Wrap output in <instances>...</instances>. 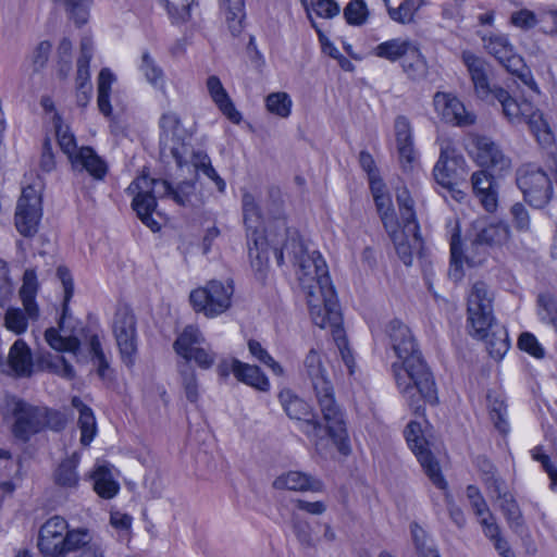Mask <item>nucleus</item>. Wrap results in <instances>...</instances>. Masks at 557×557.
Returning a JSON list of instances; mask_svg holds the SVG:
<instances>
[{"mask_svg": "<svg viewBox=\"0 0 557 557\" xmlns=\"http://www.w3.org/2000/svg\"><path fill=\"white\" fill-rule=\"evenodd\" d=\"M8 366L17 377H29L34 372V361L27 344L17 339L11 346L8 355Z\"/></svg>", "mask_w": 557, "mask_h": 557, "instance_id": "obj_29", "label": "nucleus"}, {"mask_svg": "<svg viewBox=\"0 0 557 557\" xmlns=\"http://www.w3.org/2000/svg\"><path fill=\"white\" fill-rule=\"evenodd\" d=\"M28 321L32 320L24 308L9 307L3 317V326L15 335H22L27 331Z\"/></svg>", "mask_w": 557, "mask_h": 557, "instance_id": "obj_47", "label": "nucleus"}, {"mask_svg": "<svg viewBox=\"0 0 557 557\" xmlns=\"http://www.w3.org/2000/svg\"><path fill=\"white\" fill-rule=\"evenodd\" d=\"M89 352L92 355V359L97 364L98 375L102 379L107 377L109 371V362L104 356L101 347L100 339L97 334L88 336Z\"/></svg>", "mask_w": 557, "mask_h": 557, "instance_id": "obj_59", "label": "nucleus"}, {"mask_svg": "<svg viewBox=\"0 0 557 557\" xmlns=\"http://www.w3.org/2000/svg\"><path fill=\"white\" fill-rule=\"evenodd\" d=\"M509 225L502 221L478 219L472 222L465 258L471 265L480 264L487 248H502L510 240Z\"/></svg>", "mask_w": 557, "mask_h": 557, "instance_id": "obj_8", "label": "nucleus"}, {"mask_svg": "<svg viewBox=\"0 0 557 557\" xmlns=\"http://www.w3.org/2000/svg\"><path fill=\"white\" fill-rule=\"evenodd\" d=\"M280 234L270 233V240L275 248L277 263L283 264L284 257L296 267V275L300 287L309 295L310 290L321 292L332 298V284L329 276L327 265L321 253L317 250H309L296 231H290L285 220L277 221Z\"/></svg>", "mask_w": 557, "mask_h": 557, "instance_id": "obj_2", "label": "nucleus"}, {"mask_svg": "<svg viewBox=\"0 0 557 557\" xmlns=\"http://www.w3.org/2000/svg\"><path fill=\"white\" fill-rule=\"evenodd\" d=\"M405 436L410 449L418 458L431 482L438 488H445L446 481L442 475L438 462L429 450L428 443L422 436L420 423L411 421L405 430Z\"/></svg>", "mask_w": 557, "mask_h": 557, "instance_id": "obj_19", "label": "nucleus"}, {"mask_svg": "<svg viewBox=\"0 0 557 557\" xmlns=\"http://www.w3.org/2000/svg\"><path fill=\"white\" fill-rule=\"evenodd\" d=\"M195 182L184 181L173 188L171 198L180 206H187L195 196Z\"/></svg>", "mask_w": 557, "mask_h": 557, "instance_id": "obj_63", "label": "nucleus"}, {"mask_svg": "<svg viewBox=\"0 0 557 557\" xmlns=\"http://www.w3.org/2000/svg\"><path fill=\"white\" fill-rule=\"evenodd\" d=\"M462 61L471 77L475 96L490 104L498 103L500 109L511 98L500 86H491L487 77L488 64L471 52L462 53Z\"/></svg>", "mask_w": 557, "mask_h": 557, "instance_id": "obj_12", "label": "nucleus"}, {"mask_svg": "<svg viewBox=\"0 0 557 557\" xmlns=\"http://www.w3.org/2000/svg\"><path fill=\"white\" fill-rule=\"evenodd\" d=\"M492 497H495L499 502V507L507 520L511 523L519 524L520 509L513 499L512 495L507 491L506 484L499 486V492H488Z\"/></svg>", "mask_w": 557, "mask_h": 557, "instance_id": "obj_48", "label": "nucleus"}, {"mask_svg": "<svg viewBox=\"0 0 557 557\" xmlns=\"http://www.w3.org/2000/svg\"><path fill=\"white\" fill-rule=\"evenodd\" d=\"M81 456L74 451L70 457L62 460L53 473L57 485L63 488H76L79 483V475L76 468L79 463Z\"/></svg>", "mask_w": 557, "mask_h": 557, "instance_id": "obj_36", "label": "nucleus"}, {"mask_svg": "<svg viewBox=\"0 0 557 557\" xmlns=\"http://www.w3.org/2000/svg\"><path fill=\"white\" fill-rule=\"evenodd\" d=\"M94 491L102 498H113L119 490V483L113 479L112 471L107 465H97L90 475Z\"/></svg>", "mask_w": 557, "mask_h": 557, "instance_id": "obj_37", "label": "nucleus"}, {"mask_svg": "<svg viewBox=\"0 0 557 557\" xmlns=\"http://www.w3.org/2000/svg\"><path fill=\"white\" fill-rule=\"evenodd\" d=\"M503 116L511 124L525 123L537 143L548 148L554 144V134L542 111L531 101L524 99L518 102L511 97L500 109Z\"/></svg>", "mask_w": 557, "mask_h": 557, "instance_id": "obj_9", "label": "nucleus"}, {"mask_svg": "<svg viewBox=\"0 0 557 557\" xmlns=\"http://www.w3.org/2000/svg\"><path fill=\"white\" fill-rule=\"evenodd\" d=\"M270 197L273 199V213L275 214L274 221L268 226L267 234H260L256 236L247 237L248 253L251 261V267L262 273L269 262L268 247H271L275 252L274 245L270 240V233L280 234L277 228V221L284 220L281 218L282 205L281 193L278 189H271L269 191Z\"/></svg>", "mask_w": 557, "mask_h": 557, "instance_id": "obj_16", "label": "nucleus"}, {"mask_svg": "<svg viewBox=\"0 0 557 557\" xmlns=\"http://www.w3.org/2000/svg\"><path fill=\"white\" fill-rule=\"evenodd\" d=\"M517 184L524 199L533 207L541 208L550 199L552 182L541 169L525 168L520 170Z\"/></svg>", "mask_w": 557, "mask_h": 557, "instance_id": "obj_21", "label": "nucleus"}, {"mask_svg": "<svg viewBox=\"0 0 557 557\" xmlns=\"http://www.w3.org/2000/svg\"><path fill=\"white\" fill-rule=\"evenodd\" d=\"M37 288L35 271L32 269L26 270L23 276V285L20 289V298L32 321H37L40 315L39 307L35 300Z\"/></svg>", "mask_w": 557, "mask_h": 557, "instance_id": "obj_35", "label": "nucleus"}, {"mask_svg": "<svg viewBox=\"0 0 557 557\" xmlns=\"http://www.w3.org/2000/svg\"><path fill=\"white\" fill-rule=\"evenodd\" d=\"M91 545L100 544L92 541V535L88 529H67L66 537L63 544V557H65L69 553L81 548H83V550L88 549V547Z\"/></svg>", "mask_w": 557, "mask_h": 557, "instance_id": "obj_43", "label": "nucleus"}, {"mask_svg": "<svg viewBox=\"0 0 557 557\" xmlns=\"http://www.w3.org/2000/svg\"><path fill=\"white\" fill-rule=\"evenodd\" d=\"M414 44L416 41L408 38H393L377 45L373 53L391 62L403 61Z\"/></svg>", "mask_w": 557, "mask_h": 557, "instance_id": "obj_38", "label": "nucleus"}, {"mask_svg": "<svg viewBox=\"0 0 557 557\" xmlns=\"http://www.w3.org/2000/svg\"><path fill=\"white\" fill-rule=\"evenodd\" d=\"M206 338L200 330L194 325H188L178 335L174 342V350L186 361L194 360L195 363L203 369H210L216 359V354L210 346H203Z\"/></svg>", "mask_w": 557, "mask_h": 557, "instance_id": "obj_15", "label": "nucleus"}, {"mask_svg": "<svg viewBox=\"0 0 557 557\" xmlns=\"http://www.w3.org/2000/svg\"><path fill=\"white\" fill-rule=\"evenodd\" d=\"M394 131L399 161L404 170H409L417 159V153L413 146L412 127L408 117L398 115L394 122Z\"/></svg>", "mask_w": 557, "mask_h": 557, "instance_id": "obj_26", "label": "nucleus"}, {"mask_svg": "<svg viewBox=\"0 0 557 557\" xmlns=\"http://www.w3.org/2000/svg\"><path fill=\"white\" fill-rule=\"evenodd\" d=\"M139 71L145 76L146 81L156 89L164 92L165 91V75L161 66L150 55L149 52L145 51L141 54V62L139 64Z\"/></svg>", "mask_w": 557, "mask_h": 557, "instance_id": "obj_41", "label": "nucleus"}, {"mask_svg": "<svg viewBox=\"0 0 557 557\" xmlns=\"http://www.w3.org/2000/svg\"><path fill=\"white\" fill-rule=\"evenodd\" d=\"M181 383L186 398L190 403H196L199 398V384L196 371L187 363L180 371Z\"/></svg>", "mask_w": 557, "mask_h": 557, "instance_id": "obj_55", "label": "nucleus"}, {"mask_svg": "<svg viewBox=\"0 0 557 557\" xmlns=\"http://www.w3.org/2000/svg\"><path fill=\"white\" fill-rule=\"evenodd\" d=\"M293 101L288 94L284 91L272 92L265 98V107L269 112L282 119H286L292 113Z\"/></svg>", "mask_w": 557, "mask_h": 557, "instance_id": "obj_49", "label": "nucleus"}, {"mask_svg": "<svg viewBox=\"0 0 557 557\" xmlns=\"http://www.w3.org/2000/svg\"><path fill=\"white\" fill-rule=\"evenodd\" d=\"M235 377L260 392H268L270 382L259 367L245 362L237 363L235 369Z\"/></svg>", "mask_w": 557, "mask_h": 557, "instance_id": "obj_40", "label": "nucleus"}, {"mask_svg": "<svg viewBox=\"0 0 557 557\" xmlns=\"http://www.w3.org/2000/svg\"><path fill=\"white\" fill-rule=\"evenodd\" d=\"M126 191L133 196L132 207L141 222L151 231H159L160 224L152 218V212L157 208V198L172 196V185L165 180L143 174L131 183Z\"/></svg>", "mask_w": 557, "mask_h": 557, "instance_id": "obj_7", "label": "nucleus"}, {"mask_svg": "<svg viewBox=\"0 0 557 557\" xmlns=\"http://www.w3.org/2000/svg\"><path fill=\"white\" fill-rule=\"evenodd\" d=\"M294 533L300 543V545L305 548H313L317 545V540L312 535V530L310 524L307 521L299 520L297 518L294 519L293 522Z\"/></svg>", "mask_w": 557, "mask_h": 557, "instance_id": "obj_62", "label": "nucleus"}, {"mask_svg": "<svg viewBox=\"0 0 557 557\" xmlns=\"http://www.w3.org/2000/svg\"><path fill=\"white\" fill-rule=\"evenodd\" d=\"M69 524L65 519L54 516L47 520L39 531L38 547L44 557H63V544Z\"/></svg>", "mask_w": 557, "mask_h": 557, "instance_id": "obj_23", "label": "nucleus"}, {"mask_svg": "<svg viewBox=\"0 0 557 557\" xmlns=\"http://www.w3.org/2000/svg\"><path fill=\"white\" fill-rule=\"evenodd\" d=\"M374 202L386 231L398 227L401 222L396 219L391 197L387 194L377 195Z\"/></svg>", "mask_w": 557, "mask_h": 557, "instance_id": "obj_53", "label": "nucleus"}, {"mask_svg": "<svg viewBox=\"0 0 557 557\" xmlns=\"http://www.w3.org/2000/svg\"><path fill=\"white\" fill-rule=\"evenodd\" d=\"M304 373L311 382L318 404L327 422L333 443L343 455L350 453V445L343 413L334 398V389L320 351L312 348L304 359Z\"/></svg>", "mask_w": 557, "mask_h": 557, "instance_id": "obj_5", "label": "nucleus"}, {"mask_svg": "<svg viewBox=\"0 0 557 557\" xmlns=\"http://www.w3.org/2000/svg\"><path fill=\"white\" fill-rule=\"evenodd\" d=\"M248 349L249 352L260 362L268 366L274 374L276 375H283L284 370L282 366L276 362L269 354L268 351L261 346V344L255 339H250L248 342Z\"/></svg>", "mask_w": 557, "mask_h": 557, "instance_id": "obj_61", "label": "nucleus"}, {"mask_svg": "<svg viewBox=\"0 0 557 557\" xmlns=\"http://www.w3.org/2000/svg\"><path fill=\"white\" fill-rule=\"evenodd\" d=\"M401 66L407 76L412 81H421L426 77L429 66L417 42L403 59Z\"/></svg>", "mask_w": 557, "mask_h": 557, "instance_id": "obj_39", "label": "nucleus"}, {"mask_svg": "<svg viewBox=\"0 0 557 557\" xmlns=\"http://www.w3.org/2000/svg\"><path fill=\"white\" fill-rule=\"evenodd\" d=\"M8 406L14 417L13 434L23 442L47 426L58 428L57 424H51V417L58 414L50 412L46 407L34 406L16 398H10Z\"/></svg>", "mask_w": 557, "mask_h": 557, "instance_id": "obj_10", "label": "nucleus"}, {"mask_svg": "<svg viewBox=\"0 0 557 557\" xmlns=\"http://www.w3.org/2000/svg\"><path fill=\"white\" fill-rule=\"evenodd\" d=\"M72 406L78 411L77 424L81 430V443L88 446L97 434V423L95 414L88 406L78 397L72 398Z\"/></svg>", "mask_w": 557, "mask_h": 557, "instance_id": "obj_34", "label": "nucleus"}, {"mask_svg": "<svg viewBox=\"0 0 557 557\" xmlns=\"http://www.w3.org/2000/svg\"><path fill=\"white\" fill-rule=\"evenodd\" d=\"M466 147L472 160L483 169H488L497 173L510 169V159L491 137L470 134L467 138Z\"/></svg>", "mask_w": 557, "mask_h": 557, "instance_id": "obj_14", "label": "nucleus"}, {"mask_svg": "<svg viewBox=\"0 0 557 557\" xmlns=\"http://www.w3.org/2000/svg\"><path fill=\"white\" fill-rule=\"evenodd\" d=\"M324 294L315 290L309 292V295H307L309 312L315 325L321 329L330 327L332 336H334L336 329H343L342 313L334 288L332 287V298Z\"/></svg>", "mask_w": 557, "mask_h": 557, "instance_id": "obj_20", "label": "nucleus"}, {"mask_svg": "<svg viewBox=\"0 0 557 557\" xmlns=\"http://www.w3.org/2000/svg\"><path fill=\"white\" fill-rule=\"evenodd\" d=\"M58 2L65 8L77 26H82L88 21L90 0H58Z\"/></svg>", "mask_w": 557, "mask_h": 557, "instance_id": "obj_56", "label": "nucleus"}, {"mask_svg": "<svg viewBox=\"0 0 557 557\" xmlns=\"http://www.w3.org/2000/svg\"><path fill=\"white\" fill-rule=\"evenodd\" d=\"M280 403L286 414L297 421L302 422L301 431L312 441H318L331 434L326 425L323 426L315 418L312 408L308 403L298 397L293 391L286 388L278 394Z\"/></svg>", "mask_w": 557, "mask_h": 557, "instance_id": "obj_13", "label": "nucleus"}, {"mask_svg": "<svg viewBox=\"0 0 557 557\" xmlns=\"http://www.w3.org/2000/svg\"><path fill=\"white\" fill-rule=\"evenodd\" d=\"M471 185L474 195L487 212H494L497 208V184L494 176L485 170L475 171L471 175Z\"/></svg>", "mask_w": 557, "mask_h": 557, "instance_id": "obj_27", "label": "nucleus"}, {"mask_svg": "<svg viewBox=\"0 0 557 557\" xmlns=\"http://www.w3.org/2000/svg\"><path fill=\"white\" fill-rule=\"evenodd\" d=\"M401 223L388 234L394 243L396 252L405 265H411L413 257L422 250L423 243L419 234V225L413 210V200L407 188L396 193Z\"/></svg>", "mask_w": 557, "mask_h": 557, "instance_id": "obj_6", "label": "nucleus"}, {"mask_svg": "<svg viewBox=\"0 0 557 557\" xmlns=\"http://www.w3.org/2000/svg\"><path fill=\"white\" fill-rule=\"evenodd\" d=\"M276 488H286L290 491H313L319 492L322 490V483L299 471H289L274 481Z\"/></svg>", "mask_w": 557, "mask_h": 557, "instance_id": "obj_33", "label": "nucleus"}, {"mask_svg": "<svg viewBox=\"0 0 557 557\" xmlns=\"http://www.w3.org/2000/svg\"><path fill=\"white\" fill-rule=\"evenodd\" d=\"M344 17L349 25L361 26L369 17L364 0H350L344 9Z\"/></svg>", "mask_w": 557, "mask_h": 557, "instance_id": "obj_54", "label": "nucleus"}, {"mask_svg": "<svg viewBox=\"0 0 557 557\" xmlns=\"http://www.w3.org/2000/svg\"><path fill=\"white\" fill-rule=\"evenodd\" d=\"M115 82L114 74L109 69H102L98 76V98L97 103L100 112L110 116L112 108L110 104V92L112 84Z\"/></svg>", "mask_w": 557, "mask_h": 557, "instance_id": "obj_42", "label": "nucleus"}, {"mask_svg": "<svg viewBox=\"0 0 557 557\" xmlns=\"http://www.w3.org/2000/svg\"><path fill=\"white\" fill-rule=\"evenodd\" d=\"M537 302L541 321L550 324L557 331V301L549 296L541 295Z\"/></svg>", "mask_w": 557, "mask_h": 557, "instance_id": "obj_60", "label": "nucleus"}, {"mask_svg": "<svg viewBox=\"0 0 557 557\" xmlns=\"http://www.w3.org/2000/svg\"><path fill=\"white\" fill-rule=\"evenodd\" d=\"M159 127L160 154L165 162L172 159L178 168L191 164L196 171H201L213 181L220 193L225 190L226 184L212 166L208 154L191 150L188 143L190 136L176 113L164 112L159 120Z\"/></svg>", "mask_w": 557, "mask_h": 557, "instance_id": "obj_4", "label": "nucleus"}, {"mask_svg": "<svg viewBox=\"0 0 557 557\" xmlns=\"http://www.w3.org/2000/svg\"><path fill=\"white\" fill-rule=\"evenodd\" d=\"M113 334L121 359L127 367H133L137 354V331L134 313L127 307L116 310L113 320Z\"/></svg>", "mask_w": 557, "mask_h": 557, "instance_id": "obj_17", "label": "nucleus"}, {"mask_svg": "<svg viewBox=\"0 0 557 557\" xmlns=\"http://www.w3.org/2000/svg\"><path fill=\"white\" fill-rule=\"evenodd\" d=\"M163 2L173 23H184L189 18L194 0H163Z\"/></svg>", "mask_w": 557, "mask_h": 557, "instance_id": "obj_58", "label": "nucleus"}, {"mask_svg": "<svg viewBox=\"0 0 557 557\" xmlns=\"http://www.w3.org/2000/svg\"><path fill=\"white\" fill-rule=\"evenodd\" d=\"M460 162H463V158L457 154L451 143L449 140H443L441 143L440 158L433 169V175L436 183L450 193L456 191L454 181L456 169ZM457 194L458 195L451 196L456 199L463 197L460 190H457Z\"/></svg>", "mask_w": 557, "mask_h": 557, "instance_id": "obj_22", "label": "nucleus"}, {"mask_svg": "<svg viewBox=\"0 0 557 557\" xmlns=\"http://www.w3.org/2000/svg\"><path fill=\"white\" fill-rule=\"evenodd\" d=\"M70 162L74 171H86L97 181L103 180L108 172L106 161L90 147H79L78 153Z\"/></svg>", "mask_w": 557, "mask_h": 557, "instance_id": "obj_28", "label": "nucleus"}, {"mask_svg": "<svg viewBox=\"0 0 557 557\" xmlns=\"http://www.w3.org/2000/svg\"><path fill=\"white\" fill-rule=\"evenodd\" d=\"M242 209L247 237L267 234V230H263V219L257 198L246 189L243 190Z\"/></svg>", "mask_w": 557, "mask_h": 557, "instance_id": "obj_30", "label": "nucleus"}, {"mask_svg": "<svg viewBox=\"0 0 557 557\" xmlns=\"http://www.w3.org/2000/svg\"><path fill=\"white\" fill-rule=\"evenodd\" d=\"M220 11L233 37L239 36L245 27V1L219 0Z\"/></svg>", "mask_w": 557, "mask_h": 557, "instance_id": "obj_32", "label": "nucleus"}, {"mask_svg": "<svg viewBox=\"0 0 557 557\" xmlns=\"http://www.w3.org/2000/svg\"><path fill=\"white\" fill-rule=\"evenodd\" d=\"M207 89L210 94L211 99L221 110V112L227 116L233 123H239L242 120L240 113L235 109L233 101L231 100L227 91L223 87L220 78L215 75H211L207 79Z\"/></svg>", "mask_w": 557, "mask_h": 557, "instance_id": "obj_31", "label": "nucleus"}, {"mask_svg": "<svg viewBox=\"0 0 557 557\" xmlns=\"http://www.w3.org/2000/svg\"><path fill=\"white\" fill-rule=\"evenodd\" d=\"M476 465L482 474L486 490L488 492H499V486L503 485L505 481L496 474L494 465L485 457H478Z\"/></svg>", "mask_w": 557, "mask_h": 557, "instance_id": "obj_52", "label": "nucleus"}, {"mask_svg": "<svg viewBox=\"0 0 557 557\" xmlns=\"http://www.w3.org/2000/svg\"><path fill=\"white\" fill-rule=\"evenodd\" d=\"M92 57V40L89 37H84L81 41V55L77 60V75L76 82L77 86H91L90 85V74H89V63Z\"/></svg>", "mask_w": 557, "mask_h": 557, "instance_id": "obj_45", "label": "nucleus"}, {"mask_svg": "<svg viewBox=\"0 0 557 557\" xmlns=\"http://www.w3.org/2000/svg\"><path fill=\"white\" fill-rule=\"evenodd\" d=\"M422 4L423 0H405L396 9L388 8V15L397 23L409 24L413 21L414 14Z\"/></svg>", "mask_w": 557, "mask_h": 557, "instance_id": "obj_51", "label": "nucleus"}, {"mask_svg": "<svg viewBox=\"0 0 557 557\" xmlns=\"http://www.w3.org/2000/svg\"><path fill=\"white\" fill-rule=\"evenodd\" d=\"M494 294L482 281L473 283L468 295V327L471 336L483 339L490 356L502 359L510 347L507 330L493 314Z\"/></svg>", "mask_w": 557, "mask_h": 557, "instance_id": "obj_3", "label": "nucleus"}, {"mask_svg": "<svg viewBox=\"0 0 557 557\" xmlns=\"http://www.w3.org/2000/svg\"><path fill=\"white\" fill-rule=\"evenodd\" d=\"M410 531L418 557H441L434 541L418 523H411Z\"/></svg>", "mask_w": 557, "mask_h": 557, "instance_id": "obj_44", "label": "nucleus"}, {"mask_svg": "<svg viewBox=\"0 0 557 557\" xmlns=\"http://www.w3.org/2000/svg\"><path fill=\"white\" fill-rule=\"evenodd\" d=\"M40 189L30 184L22 189L15 210V226L23 236H33L41 219Z\"/></svg>", "mask_w": 557, "mask_h": 557, "instance_id": "obj_18", "label": "nucleus"}, {"mask_svg": "<svg viewBox=\"0 0 557 557\" xmlns=\"http://www.w3.org/2000/svg\"><path fill=\"white\" fill-rule=\"evenodd\" d=\"M485 50L503 64L511 73L518 72L523 67V61L513 53V47L506 36L491 34L482 36Z\"/></svg>", "mask_w": 557, "mask_h": 557, "instance_id": "obj_25", "label": "nucleus"}, {"mask_svg": "<svg viewBox=\"0 0 557 557\" xmlns=\"http://www.w3.org/2000/svg\"><path fill=\"white\" fill-rule=\"evenodd\" d=\"M234 286L232 282L212 280L203 287L194 289L189 299L197 312L214 318L225 312L232 304Z\"/></svg>", "mask_w": 557, "mask_h": 557, "instance_id": "obj_11", "label": "nucleus"}, {"mask_svg": "<svg viewBox=\"0 0 557 557\" xmlns=\"http://www.w3.org/2000/svg\"><path fill=\"white\" fill-rule=\"evenodd\" d=\"M57 275L60 278L64 289L63 310L59 323L61 331H64V323L66 318L69 317V302L74 293V285L71 273L65 267H59L57 270Z\"/></svg>", "mask_w": 557, "mask_h": 557, "instance_id": "obj_57", "label": "nucleus"}, {"mask_svg": "<svg viewBox=\"0 0 557 557\" xmlns=\"http://www.w3.org/2000/svg\"><path fill=\"white\" fill-rule=\"evenodd\" d=\"M435 111L446 123L456 126L474 124L475 114L467 111L465 104L454 95L437 91L433 97Z\"/></svg>", "mask_w": 557, "mask_h": 557, "instance_id": "obj_24", "label": "nucleus"}, {"mask_svg": "<svg viewBox=\"0 0 557 557\" xmlns=\"http://www.w3.org/2000/svg\"><path fill=\"white\" fill-rule=\"evenodd\" d=\"M46 342L49 346L58 351H73L76 352L79 349L81 342L75 336L63 337L59 332L50 327L45 332Z\"/></svg>", "mask_w": 557, "mask_h": 557, "instance_id": "obj_50", "label": "nucleus"}, {"mask_svg": "<svg viewBox=\"0 0 557 557\" xmlns=\"http://www.w3.org/2000/svg\"><path fill=\"white\" fill-rule=\"evenodd\" d=\"M391 346L401 363H393L398 389L411 406L416 392L429 404L437 403V391L432 373L421 357L410 329L399 320L389 322L386 329Z\"/></svg>", "mask_w": 557, "mask_h": 557, "instance_id": "obj_1", "label": "nucleus"}, {"mask_svg": "<svg viewBox=\"0 0 557 557\" xmlns=\"http://www.w3.org/2000/svg\"><path fill=\"white\" fill-rule=\"evenodd\" d=\"M486 398L491 420L500 433L506 434L509 425L506 420L507 410L504 400L495 393H488Z\"/></svg>", "mask_w": 557, "mask_h": 557, "instance_id": "obj_46", "label": "nucleus"}, {"mask_svg": "<svg viewBox=\"0 0 557 557\" xmlns=\"http://www.w3.org/2000/svg\"><path fill=\"white\" fill-rule=\"evenodd\" d=\"M518 346L521 350L528 352L535 358L544 357V348L539 343L537 338L529 332H524L519 336Z\"/></svg>", "mask_w": 557, "mask_h": 557, "instance_id": "obj_64", "label": "nucleus"}]
</instances>
